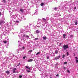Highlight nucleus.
I'll list each match as a JSON object with an SVG mask.
<instances>
[{
	"label": "nucleus",
	"instance_id": "1",
	"mask_svg": "<svg viewBox=\"0 0 78 78\" xmlns=\"http://www.w3.org/2000/svg\"><path fill=\"white\" fill-rule=\"evenodd\" d=\"M38 21L37 23V27H40V28H42L43 29H44L45 28V24L47 22V20L45 18H43L42 19L43 21H42L41 20L38 19Z\"/></svg>",
	"mask_w": 78,
	"mask_h": 78
},
{
	"label": "nucleus",
	"instance_id": "2",
	"mask_svg": "<svg viewBox=\"0 0 78 78\" xmlns=\"http://www.w3.org/2000/svg\"><path fill=\"white\" fill-rule=\"evenodd\" d=\"M63 49L64 50H66L67 48H69V45H65L63 46Z\"/></svg>",
	"mask_w": 78,
	"mask_h": 78
},
{
	"label": "nucleus",
	"instance_id": "3",
	"mask_svg": "<svg viewBox=\"0 0 78 78\" xmlns=\"http://www.w3.org/2000/svg\"><path fill=\"white\" fill-rule=\"evenodd\" d=\"M19 20L21 22V21H22V20H26V18H25L23 16H21L19 18Z\"/></svg>",
	"mask_w": 78,
	"mask_h": 78
},
{
	"label": "nucleus",
	"instance_id": "4",
	"mask_svg": "<svg viewBox=\"0 0 78 78\" xmlns=\"http://www.w3.org/2000/svg\"><path fill=\"white\" fill-rule=\"evenodd\" d=\"M75 2H73L72 4H71L69 5V6L70 7H73V6H75Z\"/></svg>",
	"mask_w": 78,
	"mask_h": 78
},
{
	"label": "nucleus",
	"instance_id": "5",
	"mask_svg": "<svg viewBox=\"0 0 78 78\" xmlns=\"http://www.w3.org/2000/svg\"><path fill=\"white\" fill-rule=\"evenodd\" d=\"M16 23H19V21L18 20H17L16 21V22L14 24V26L15 27H16V26H17V25H18V24Z\"/></svg>",
	"mask_w": 78,
	"mask_h": 78
},
{
	"label": "nucleus",
	"instance_id": "6",
	"mask_svg": "<svg viewBox=\"0 0 78 78\" xmlns=\"http://www.w3.org/2000/svg\"><path fill=\"white\" fill-rule=\"evenodd\" d=\"M23 37H27V39H28L29 37L28 36V35L26 36V34H24L23 35Z\"/></svg>",
	"mask_w": 78,
	"mask_h": 78
},
{
	"label": "nucleus",
	"instance_id": "7",
	"mask_svg": "<svg viewBox=\"0 0 78 78\" xmlns=\"http://www.w3.org/2000/svg\"><path fill=\"white\" fill-rule=\"evenodd\" d=\"M20 11L21 13H23V11H24V9H20Z\"/></svg>",
	"mask_w": 78,
	"mask_h": 78
},
{
	"label": "nucleus",
	"instance_id": "8",
	"mask_svg": "<svg viewBox=\"0 0 78 78\" xmlns=\"http://www.w3.org/2000/svg\"><path fill=\"white\" fill-rule=\"evenodd\" d=\"M61 58V56L60 55L59 56L56 57L55 58V59L56 60H57V59H59V58Z\"/></svg>",
	"mask_w": 78,
	"mask_h": 78
},
{
	"label": "nucleus",
	"instance_id": "9",
	"mask_svg": "<svg viewBox=\"0 0 78 78\" xmlns=\"http://www.w3.org/2000/svg\"><path fill=\"white\" fill-rule=\"evenodd\" d=\"M38 11V9H37L36 10H35V12L34 13V15H37V12Z\"/></svg>",
	"mask_w": 78,
	"mask_h": 78
},
{
	"label": "nucleus",
	"instance_id": "10",
	"mask_svg": "<svg viewBox=\"0 0 78 78\" xmlns=\"http://www.w3.org/2000/svg\"><path fill=\"white\" fill-rule=\"evenodd\" d=\"M36 33L37 34H38V33H41V31H40L39 30H37L36 31Z\"/></svg>",
	"mask_w": 78,
	"mask_h": 78
},
{
	"label": "nucleus",
	"instance_id": "11",
	"mask_svg": "<svg viewBox=\"0 0 78 78\" xmlns=\"http://www.w3.org/2000/svg\"><path fill=\"white\" fill-rule=\"evenodd\" d=\"M4 23V21H0V25H2Z\"/></svg>",
	"mask_w": 78,
	"mask_h": 78
},
{
	"label": "nucleus",
	"instance_id": "12",
	"mask_svg": "<svg viewBox=\"0 0 78 78\" xmlns=\"http://www.w3.org/2000/svg\"><path fill=\"white\" fill-rule=\"evenodd\" d=\"M43 40H46V39H47V37L45 36H44L43 37Z\"/></svg>",
	"mask_w": 78,
	"mask_h": 78
},
{
	"label": "nucleus",
	"instance_id": "13",
	"mask_svg": "<svg viewBox=\"0 0 78 78\" xmlns=\"http://www.w3.org/2000/svg\"><path fill=\"white\" fill-rule=\"evenodd\" d=\"M26 69H29V70H31V69H30V67H29L28 66H26Z\"/></svg>",
	"mask_w": 78,
	"mask_h": 78
},
{
	"label": "nucleus",
	"instance_id": "14",
	"mask_svg": "<svg viewBox=\"0 0 78 78\" xmlns=\"http://www.w3.org/2000/svg\"><path fill=\"white\" fill-rule=\"evenodd\" d=\"M1 20H1V21H3L4 23V20H5V17L4 16H3L2 18H1Z\"/></svg>",
	"mask_w": 78,
	"mask_h": 78
},
{
	"label": "nucleus",
	"instance_id": "15",
	"mask_svg": "<svg viewBox=\"0 0 78 78\" xmlns=\"http://www.w3.org/2000/svg\"><path fill=\"white\" fill-rule=\"evenodd\" d=\"M20 31V33H23V32L25 31V30H23V29H21Z\"/></svg>",
	"mask_w": 78,
	"mask_h": 78
},
{
	"label": "nucleus",
	"instance_id": "16",
	"mask_svg": "<svg viewBox=\"0 0 78 78\" xmlns=\"http://www.w3.org/2000/svg\"><path fill=\"white\" fill-rule=\"evenodd\" d=\"M75 2L74 4L75 5H77V3H78V1L77 0H75Z\"/></svg>",
	"mask_w": 78,
	"mask_h": 78
},
{
	"label": "nucleus",
	"instance_id": "17",
	"mask_svg": "<svg viewBox=\"0 0 78 78\" xmlns=\"http://www.w3.org/2000/svg\"><path fill=\"white\" fill-rule=\"evenodd\" d=\"M6 73H7V75H9V73H10V72L8 71H7L5 72Z\"/></svg>",
	"mask_w": 78,
	"mask_h": 78
},
{
	"label": "nucleus",
	"instance_id": "18",
	"mask_svg": "<svg viewBox=\"0 0 78 78\" xmlns=\"http://www.w3.org/2000/svg\"><path fill=\"white\" fill-rule=\"evenodd\" d=\"M66 34H63V38L64 39L66 38Z\"/></svg>",
	"mask_w": 78,
	"mask_h": 78
},
{
	"label": "nucleus",
	"instance_id": "19",
	"mask_svg": "<svg viewBox=\"0 0 78 78\" xmlns=\"http://www.w3.org/2000/svg\"><path fill=\"white\" fill-rule=\"evenodd\" d=\"M40 52H37V54H36V55H40Z\"/></svg>",
	"mask_w": 78,
	"mask_h": 78
},
{
	"label": "nucleus",
	"instance_id": "20",
	"mask_svg": "<svg viewBox=\"0 0 78 78\" xmlns=\"http://www.w3.org/2000/svg\"><path fill=\"white\" fill-rule=\"evenodd\" d=\"M31 61H33V59H30L28 60V62H31Z\"/></svg>",
	"mask_w": 78,
	"mask_h": 78
},
{
	"label": "nucleus",
	"instance_id": "21",
	"mask_svg": "<svg viewBox=\"0 0 78 78\" xmlns=\"http://www.w3.org/2000/svg\"><path fill=\"white\" fill-rule=\"evenodd\" d=\"M9 32L8 30H6V31H5V32L6 33H9Z\"/></svg>",
	"mask_w": 78,
	"mask_h": 78
},
{
	"label": "nucleus",
	"instance_id": "22",
	"mask_svg": "<svg viewBox=\"0 0 78 78\" xmlns=\"http://www.w3.org/2000/svg\"><path fill=\"white\" fill-rule=\"evenodd\" d=\"M49 27H50V28H51L52 27V26L50 24H49Z\"/></svg>",
	"mask_w": 78,
	"mask_h": 78
},
{
	"label": "nucleus",
	"instance_id": "23",
	"mask_svg": "<svg viewBox=\"0 0 78 78\" xmlns=\"http://www.w3.org/2000/svg\"><path fill=\"white\" fill-rule=\"evenodd\" d=\"M76 63L78 62V58L76 59Z\"/></svg>",
	"mask_w": 78,
	"mask_h": 78
},
{
	"label": "nucleus",
	"instance_id": "24",
	"mask_svg": "<svg viewBox=\"0 0 78 78\" xmlns=\"http://www.w3.org/2000/svg\"><path fill=\"white\" fill-rule=\"evenodd\" d=\"M41 6H43V5H44V3H41Z\"/></svg>",
	"mask_w": 78,
	"mask_h": 78
},
{
	"label": "nucleus",
	"instance_id": "25",
	"mask_svg": "<svg viewBox=\"0 0 78 78\" xmlns=\"http://www.w3.org/2000/svg\"><path fill=\"white\" fill-rule=\"evenodd\" d=\"M55 53L57 54L58 52V51L57 50H56V51H55Z\"/></svg>",
	"mask_w": 78,
	"mask_h": 78
},
{
	"label": "nucleus",
	"instance_id": "26",
	"mask_svg": "<svg viewBox=\"0 0 78 78\" xmlns=\"http://www.w3.org/2000/svg\"><path fill=\"white\" fill-rule=\"evenodd\" d=\"M54 9L55 10V11L57 10V9H58V8H56V7H55V8H54Z\"/></svg>",
	"mask_w": 78,
	"mask_h": 78
},
{
	"label": "nucleus",
	"instance_id": "27",
	"mask_svg": "<svg viewBox=\"0 0 78 78\" xmlns=\"http://www.w3.org/2000/svg\"><path fill=\"white\" fill-rule=\"evenodd\" d=\"M19 77H20V78H22V75L19 76Z\"/></svg>",
	"mask_w": 78,
	"mask_h": 78
},
{
	"label": "nucleus",
	"instance_id": "28",
	"mask_svg": "<svg viewBox=\"0 0 78 78\" xmlns=\"http://www.w3.org/2000/svg\"><path fill=\"white\" fill-rule=\"evenodd\" d=\"M38 40V38H36L35 39H34V41H36V40Z\"/></svg>",
	"mask_w": 78,
	"mask_h": 78
},
{
	"label": "nucleus",
	"instance_id": "29",
	"mask_svg": "<svg viewBox=\"0 0 78 78\" xmlns=\"http://www.w3.org/2000/svg\"><path fill=\"white\" fill-rule=\"evenodd\" d=\"M75 25H77V24H78V22H77V21H76V22H75Z\"/></svg>",
	"mask_w": 78,
	"mask_h": 78
},
{
	"label": "nucleus",
	"instance_id": "30",
	"mask_svg": "<svg viewBox=\"0 0 78 78\" xmlns=\"http://www.w3.org/2000/svg\"><path fill=\"white\" fill-rule=\"evenodd\" d=\"M67 64V62H64V64Z\"/></svg>",
	"mask_w": 78,
	"mask_h": 78
},
{
	"label": "nucleus",
	"instance_id": "31",
	"mask_svg": "<svg viewBox=\"0 0 78 78\" xmlns=\"http://www.w3.org/2000/svg\"><path fill=\"white\" fill-rule=\"evenodd\" d=\"M17 70V69L16 68H14L13 69V70H14L15 71V70Z\"/></svg>",
	"mask_w": 78,
	"mask_h": 78
},
{
	"label": "nucleus",
	"instance_id": "32",
	"mask_svg": "<svg viewBox=\"0 0 78 78\" xmlns=\"http://www.w3.org/2000/svg\"><path fill=\"white\" fill-rule=\"evenodd\" d=\"M3 42H4L5 44H6V43L7 42V41H3Z\"/></svg>",
	"mask_w": 78,
	"mask_h": 78
},
{
	"label": "nucleus",
	"instance_id": "33",
	"mask_svg": "<svg viewBox=\"0 0 78 78\" xmlns=\"http://www.w3.org/2000/svg\"><path fill=\"white\" fill-rule=\"evenodd\" d=\"M46 58L48 59L50 58V57L49 56H47Z\"/></svg>",
	"mask_w": 78,
	"mask_h": 78
},
{
	"label": "nucleus",
	"instance_id": "34",
	"mask_svg": "<svg viewBox=\"0 0 78 78\" xmlns=\"http://www.w3.org/2000/svg\"><path fill=\"white\" fill-rule=\"evenodd\" d=\"M2 1H3V3H6V1H5V0H2Z\"/></svg>",
	"mask_w": 78,
	"mask_h": 78
},
{
	"label": "nucleus",
	"instance_id": "35",
	"mask_svg": "<svg viewBox=\"0 0 78 78\" xmlns=\"http://www.w3.org/2000/svg\"><path fill=\"white\" fill-rule=\"evenodd\" d=\"M67 56H68V55H69V52H67Z\"/></svg>",
	"mask_w": 78,
	"mask_h": 78
},
{
	"label": "nucleus",
	"instance_id": "36",
	"mask_svg": "<svg viewBox=\"0 0 78 78\" xmlns=\"http://www.w3.org/2000/svg\"><path fill=\"white\" fill-rule=\"evenodd\" d=\"M43 10H44V11H45V10H46V9H47V8H44L43 9Z\"/></svg>",
	"mask_w": 78,
	"mask_h": 78
},
{
	"label": "nucleus",
	"instance_id": "37",
	"mask_svg": "<svg viewBox=\"0 0 78 78\" xmlns=\"http://www.w3.org/2000/svg\"><path fill=\"white\" fill-rule=\"evenodd\" d=\"M64 57H65V55H62V58H64Z\"/></svg>",
	"mask_w": 78,
	"mask_h": 78
},
{
	"label": "nucleus",
	"instance_id": "38",
	"mask_svg": "<svg viewBox=\"0 0 78 78\" xmlns=\"http://www.w3.org/2000/svg\"><path fill=\"white\" fill-rule=\"evenodd\" d=\"M13 73H15L16 71H14V70H13Z\"/></svg>",
	"mask_w": 78,
	"mask_h": 78
},
{
	"label": "nucleus",
	"instance_id": "39",
	"mask_svg": "<svg viewBox=\"0 0 78 78\" xmlns=\"http://www.w3.org/2000/svg\"><path fill=\"white\" fill-rule=\"evenodd\" d=\"M70 37L72 38V37H73V35H70Z\"/></svg>",
	"mask_w": 78,
	"mask_h": 78
},
{
	"label": "nucleus",
	"instance_id": "40",
	"mask_svg": "<svg viewBox=\"0 0 78 78\" xmlns=\"http://www.w3.org/2000/svg\"><path fill=\"white\" fill-rule=\"evenodd\" d=\"M18 42L19 43V44H21V42H20L19 41H18Z\"/></svg>",
	"mask_w": 78,
	"mask_h": 78
},
{
	"label": "nucleus",
	"instance_id": "41",
	"mask_svg": "<svg viewBox=\"0 0 78 78\" xmlns=\"http://www.w3.org/2000/svg\"><path fill=\"white\" fill-rule=\"evenodd\" d=\"M29 53H30V52H33V51H32V50L29 51Z\"/></svg>",
	"mask_w": 78,
	"mask_h": 78
},
{
	"label": "nucleus",
	"instance_id": "42",
	"mask_svg": "<svg viewBox=\"0 0 78 78\" xmlns=\"http://www.w3.org/2000/svg\"><path fill=\"white\" fill-rule=\"evenodd\" d=\"M20 64V62L19 63H18V64L17 65V66H19V65Z\"/></svg>",
	"mask_w": 78,
	"mask_h": 78
},
{
	"label": "nucleus",
	"instance_id": "43",
	"mask_svg": "<svg viewBox=\"0 0 78 78\" xmlns=\"http://www.w3.org/2000/svg\"><path fill=\"white\" fill-rule=\"evenodd\" d=\"M25 58H27L26 56H24L23 57V59H25Z\"/></svg>",
	"mask_w": 78,
	"mask_h": 78
},
{
	"label": "nucleus",
	"instance_id": "44",
	"mask_svg": "<svg viewBox=\"0 0 78 78\" xmlns=\"http://www.w3.org/2000/svg\"><path fill=\"white\" fill-rule=\"evenodd\" d=\"M67 72L69 73H70V71H69V70H67Z\"/></svg>",
	"mask_w": 78,
	"mask_h": 78
},
{
	"label": "nucleus",
	"instance_id": "45",
	"mask_svg": "<svg viewBox=\"0 0 78 78\" xmlns=\"http://www.w3.org/2000/svg\"><path fill=\"white\" fill-rule=\"evenodd\" d=\"M56 76H59V74H57L56 75Z\"/></svg>",
	"mask_w": 78,
	"mask_h": 78
},
{
	"label": "nucleus",
	"instance_id": "46",
	"mask_svg": "<svg viewBox=\"0 0 78 78\" xmlns=\"http://www.w3.org/2000/svg\"><path fill=\"white\" fill-rule=\"evenodd\" d=\"M2 12H0V16L2 15Z\"/></svg>",
	"mask_w": 78,
	"mask_h": 78
},
{
	"label": "nucleus",
	"instance_id": "47",
	"mask_svg": "<svg viewBox=\"0 0 78 78\" xmlns=\"http://www.w3.org/2000/svg\"><path fill=\"white\" fill-rule=\"evenodd\" d=\"M27 71L28 72H31V71L30 70H27Z\"/></svg>",
	"mask_w": 78,
	"mask_h": 78
},
{
	"label": "nucleus",
	"instance_id": "48",
	"mask_svg": "<svg viewBox=\"0 0 78 78\" xmlns=\"http://www.w3.org/2000/svg\"><path fill=\"white\" fill-rule=\"evenodd\" d=\"M76 9V7H74V9Z\"/></svg>",
	"mask_w": 78,
	"mask_h": 78
},
{
	"label": "nucleus",
	"instance_id": "49",
	"mask_svg": "<svg viewBox=\"0 0 78 78\" xmlns=\"http://www.w3.org/2000/svg\"><path fill=\"white\" fill-rule=\"evenodd\" d=\"M75 58H76V59H78V57H75Z\"/></svg>",
	"mask_w": 78,
	"mask_h": 78
},
{
	"label": "nucleus",
	"instance_id": "50",
	"mask_svg": "<svg viewBox=\"0 0 78 78\" xmlns=\"http://www.w3.org/2000/svg\"><path fill=\"white\" fill-rule=\"evenodd\" d=\"M61 44H62V43H61L59 45H61Z\"/></svg>",
	"mask_w": 78,
	"mask_h": 78
},
{
	"label": "nucleus",
	"instance_id": "51",
	"mask_svg": "<svg viewBox=\"0 0 78 78\" xmlns=\"http://www.w3.org/2000/svg\"><path fill=\"white\" fill-rule=\"evenodd\" d=\"M23 49H24V48H25V47H23Z\"/></svg>",
	"mask_w": 78,
	"mask_h": 78
},
{
	"label": "nucleus",
	"instance_id": "52",
	"mask_svg": "<svg viewBox=\"0 0 78 78\" xmlns=\"http://www.w3.org/2000/svg\"><path fill=\"white\" fill-rule=\"evenodd\" d=\"M64 69H66V67H64Z\"/></svg>",
	"mask_w": 78,
	"mask_h": 78
},
{
	"label": "nucleus",
	"instance_id": "53",
	"mask_svg": "<svg viewBox=\"0 0 78 78\" xmlns=\"http://www.w3.org/2000/svg\"><path fill=\"white\" fill-rule=\"evenodd\" d=\"M19 16V14H17V16Z\"/></svg>",
	"mask_w": 78,
	"mask_h": 78
},
{
	"label": "nucleus",
	"instance_id": "54",
	"mask_svg": "<svg viewBox=\"0 0 78 78\" xmlns=\"http://www.w3.org/2000/svg\"><path fill=\"white\" fill-rule=\"evenodd\" d=\"M19 17H20V15H19Z\"/></svg>",
	"mask_w": 78,
	"mask_h": 78
},
{
	"label": "nucleus",
	"instance_id": "55",
	"mask_svg": "<svg viewBox=\"0 0 78 78\" xmlns=\"http://www.w3.org/2000/svg\"><path fill=\"white\" fill-rule=\"evenodd\" d=\"M56 64V65H57L58 64V63H57Z\"/></svg>",
	"mask_w": 78,
	"mask_h": 78
},
{
	"label": "nucleus",
	"instance_id": "56",
	"mask_svg": "<svg viewBox=\"0 0 78 78\" xmlns=\"http://www.w3.org/2000/svg\"><path fill=\"white\" fill-rule=\"evenodd\" d=\"M18 36H19V37H20V36H19V35H18Z\"/></svg>",
	"mask_w": 78,
	"mask_h": 78
},
{
	"label": "nucleus",
	"instance_id": "57",
	"mask_svg": "<svg viewBox=\"0 0 78 78\" xmlns=\"http://www.w3.org/2000/svg\"><path fill=\"white\" fill-rule=\"evenodd\" d=\"M10 28V29H12V28Z\"/></svg>",
	"mask_w": 78,
	"mask_h": 78
},
{
	"label": "nucleus",
	"instance_id": "58",
	"mask_svg": "<svg viewBox=\"0 0 78 78\" xmlns=\"http://www.w3.org/2000/svg\"><path fill=\"white\" fill-rule=\"evenodd\" d=\"M27 27H28V26H27Z\"/></svg>",
	"mask_w": 78,
	"mask_h": 78
},
{
	"label": "nucleus",
	"instance_id": "59",
	"mask_svg": "<svg viewBox=\"0 0 78 78\" xmlns=\"http://www.w3.org/2000/svg\"><path fill=\"white\" fill-rule=\"evenodd\" d=\"M8 25V26H9V25Z\"/></svg>",
	"mask_w": 78,
	"mask_h": 78
},
{
	"label": "nucleus",
	"instance_id": "60",
	"mask_svg": "<svg viewBox=\"0 0 78 78\" xmlns=\"http://www.w3.org/2000/svg\"><path fill=\"white\" fill-rule=\"evenodd\" d=\"M18 17L19 18V16H18Z\"/></svg>",
	"mask_w": 78,
	"mask_h": 78
},
{
	"label": "nucleus",
	"instance_id": "61",
	"mask_svg": "<svg viewBox=\"0 0 78 78\" xmlns=\"http://www.w3.org/2000/svg\"><path fill=\"white\" fill-rule=\"evenodd\" d=\"M4 36H5V34H4Z\"/></svg>",
	"mask_w": 78,
	"mask_h": 78
},
{
	"label": "nucleus",
	"instance_id": "62",
	"mask_svg": "<svg viewBox=\"0 0 78 78\" xmlns=\"http://www.w3.org/2000/svg\"><path fill=\"white\" fill-rule=\"evenodd\" d=\"M10 27H12V26H11Z\"/></svg>",
	"mask_w": 78,
	"mask_h": 78
},
{
	"label": "nucleus",
	"instance_id": "63",
	"mask_svg": "<svg viewBox=\"0 0 78 78\" xmlns=\"http://www.w3.org/2000/svg\"><path fill=\"white\" fill-rule=\"evenodd\" d=\"M30 54L31 53H29Z\"/></svg>",
	"mask_w": 78,
	"mask_h": 78
},
{
	"label": "nucleus",
	"instance_id": "64",
	"mask_svg": "<svg viewBox=\"0 0 78 78\" xmlns=\"http://www.w3.org/2000/svg\"><path fill=\"white\" fill-rule=\"evenodd\" d=\"M22 39H21V40H22Z\"/></svg>",
	"mask_w": 78,
	"mask_h": 78
}]
</instances>
